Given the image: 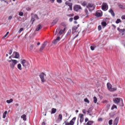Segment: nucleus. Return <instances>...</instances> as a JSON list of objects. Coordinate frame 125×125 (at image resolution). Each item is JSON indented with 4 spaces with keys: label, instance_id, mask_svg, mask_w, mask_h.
I'll return each mask as SVG.
<instances>
[{
    "label": "nucleus",
    "instance_id": "1",
    "mask_svg": "<svg viewBox=\"0 0 125 125\" xmlns=\"http://www.w3.org/2000/svg\"><path fill=\"white\" fill-rule=\"evenodd\" d=\"M8 62L9 63H10V65L12 70L14 69V67H15V65H16V64L18 63V62L16 60H13V59H11L10 60H8Z\"/></svg>",
    "mask_w": 125,
    "mask_h": 125
},
{
    "label": "nucleus",
    "instance_id": "2",
    "mask_svg": "<svg viewBox=\"0 0 125 125\" xmlns=\"http://www.w3.org/2000/svg\"><path fill=\"white\" fill-rule=\"evenodd\" d=\"M113 101L115 104H119L120 102H121V104H120V106H121L122 107H124V103L123 102V99H120V98H115V99H113Z\"/></svg>",
    "mask_w": 125,
    "mask_h": 125
},
{
    "label": "nucleus",
    "instance_id": "3",
    "mask_svg": "<svg viewBox=\"0 0 125 125\" xmlns=\"http://www.w3.org/2000/svg\"><path fill=\"white\" fill-rule=\"evenodd\" d=\"M76 117H74L70 121V122H68V121H65L64 124H65V125H75V122H76Z\"/></svg>",
    "mask_w": 125,
    "mask_h": 125
},
{
    "label": "nucleus",
    "instance_id": "4",
    "mask_svg": "<svg viewBox=\"0 0 125 125\" xmlns=\"http://www.w3.org/2000/svg\"><path fill=\"white\" fill-rule=\"evenodd\" d=\"M21 64L22 65L23 67L24 68H27V67L29 68L30 67V63H28V61L23 60L21 61Z\"/></svg>",
    "mask_w": 125,
    "mask_h": 125
},
{
    "label": "nucleus",
    "instance_id": "5",
    "mask_svg": "<svg viewBox=\"0 0 125 125\" xmlns=\"http://www.w3.org/2000/svg\"><path fill=\"white\" fill-rule=\"evenodd\" d=\"M36 35V33L35 32H28L25 36V39H31V38H33L34 36Z\"/></svg>",
    "mask_w": 125,
    "mask_h": 125
},
{
    "label": "nucleus",
    "instance_id": "6",
    "mask_svg": "<svg viewBox=\"0 0 125 125\" xmlns=\"http://www.w3.org/2000/svg\"><path fill=\"white\" fill-rule=\"evenodd\" d=\"M87 8H88L90 11H92V10H94L95 9V5L92 3H89L86 6Z\"/></svg>",
    "mask_w": 125,
    "mask_h": 125
},
{
    "label": "nucleus",
    "instance_id": "7",
    "mask_svg": "<svg viewBox=\"0 0 125 125\" xmlns=\"http://www.w3.org/2000/svg\"><path fill=\"white\" fill-rule=\"evenodd\" d=\"M107 87L109 91H116L117 88H112V84L110 83H107Z\"/></svg>",
    "mask_w": 125,
    "mask_h": 125
},
{
    "label": "nucleus",
    "instance_id": "8",
    "mask_svg": "<svg viewBox=\"0 0 125 125\" xmlns=\"http://www.w3.org/2000/svg\"><path fill=\"white\" fill-rule=\"evenodd\" d=\"M47 45V42L45 41L44 42L42 45L41 47L40 48L39 51H42V50H43V49H44V48L45 47V46H46V45Z\"/></svg>",
    "mask_w": 125,
    "mask_h": 125
},
{
    "label": "nucleus",
    "instance_id": "9",
    "mask_svg": "<svg viewBox=\"0 0 125 125\" xmlns=\"http://www.w3.org/2000/svg\"><path fill=\"white\" fill-rule=\"evenodd\" d=\"M60 40H61L60 36H58L56 39L52 41V43L53 44H57V43H58V42H60Z\"/></svg>",
    "mask_w": 125,
    "mask_h": 125
},
{
    "label": "nucleus",
    "instance_id": "10",
    "mask_svg": "<svg viewBox=\"0 0 125 125\" xmlns=\"http://www.w3.org/2000/svg\"><path fill=\"white\" fill-rule=\"evenodd\" d=\"M102 9L104 11H106L108 9V4L106 3H103L102 5Z\"/></svg>",
    "mask_w": 125,
    "mask_h": 125
},
{
    "label": "nucleus",
    "instance_id": "11",
    "mask_svg": "<svg viewBox=\"0 0 125 125\" xmlns=\"http://www.w3.org/2000/svg\"><path fill=\"white\" fill-rule=\"evenodd\" d=\"M45 76L46 75L43 73H42L40 75V77L42 83H44V82H45V79H44V77H45Z\"/></svg>",
    "mask_w": 125,
    "mask_h": 125
},
{
    "label": "nucleus",
    "instance_id": "12",
    "mask_svg": "<svg viewBox=\"0 0 125 125\" xmlns=\"http://www.w3.org/2000/svg\"><path fill=\"white\" fill-rule=\"evenodd\" d=\"M82 9V6L80 5H76L74 7V10L75 11H79V10Z\"/></svg>",
    "mask_w": 125,
    "mask_h": 125
},
{
    "label": "nucleus",
    "instance_id": "13",
    "mask_svg": "<svg viewBox=\"0 0 125 125\" xmlns=\"http://www.w3.org/2000/svg\"><path fill=\"white\" fill-rule=\"evenodd\" d=\"M79 118H80V124H82L83 122L84 121V119L83 118V114H79Z\"/></svg>",
    "mask_w": 125,
    "mask_h": 125
},
{
    "label": "nucleus",
    "instance_id": "14",
    "mask_svg": "<svg viewBox=\"0 0 125 125\" xmlns=\"http://www.w3.org/2000/svg\"><path fill=\"white\" fill-rule=\"evenodd\" d=\"M108 12H109V13H111L112 16H113V17H115V13L114 12V11H113V9H110L109 11Z\"/></svg>",
    "mask_w": 125,
    "mask_h": 125
},
{
    "label": "nucleus",
    "instance_id": "15",
    "mask_svg": "<svg viewBox=\"0 0 125 125\" xmlns=\"http://www.w3.org/2000/svg\"><path fill=\"white\" fill-rule=\"evenodd\" d=\"M118 123H119V118L118 117H117L115 119L113 125H118Z\"/></svg>",
    "mask_w": 125,
    "mask_h": 125
},
{
    "label": "nucleus",
    "instance_id": "16",
    "mask_svg": "<svg viewBox=\"0 0 125 125\" xmlns=\"http://www.w3.org/2000/svg\"><path fill=\"white\" fill-rule=\"evenodd\" d=\"M58 120L59 121V122H61V121H62V114H60L58 116Z\"/></svg>",
    "mask_w": 125,
    "mask_h": 125
},
{
    "label": "nucleus",
    "instance_id": "17",
    "mask_svg": "<svg viewBox=\"0 0 125 125\" xmlns=\"http://www.w3.org/2000/svg\"><path fill=\"white\" fill-rule=\"evenodd\" d=\"M17 67H18V69H19L20 71H22V65H21V64L20 63L18 64Z\"/></svg>",
    "mask_w": 125,
    "mask_h": 125
},
{
    "label": "nucleus",
    "instance_id": "18",
    "mask_svg": "<svg viewBox=\"0 0 125 125\" xmlns=\"http://www.w3.org/2000/svg\"><path fill=\"white\" fill-rule=\"evenodd\" d=\"M15 54V58H19V54L16 52L13 53Z\"/></svg>",
    "mask_w": 125,
    "mask_h": 125
},
{
    "label": "nucleus",
    "instance_id": "19",
    "mask_svg": "<svg viewBox=\"0 0 125 125\" xmlns=\"http://www.w3.org/2000/svg\"><path fill=\"white\" fill-rule=\"evenodd\" d=\"M120 37H125V32H121L119 34Z\"/></svg>",
    "mask_w": 125,
    "mask_h": 125
},
{
    "label": "nucleus",
    "instance_id": "20",
    "mask_svg": "<svg viewBox=\"0 0 125 125\" xmlns=\"http://www.w3.org/2000/svg\"><path fill=\"white\" fill-rule=\"evenodd\" d=\"M68 6L69 7L70 10H72V7H73V4L72 3H68Z\"/></svg>",
    "mask_w": 125,
    "mask_h": 125
},
{
    "label": "nucleus",
    "instance_id": "21",
    "mask_svg": "<svg viewBox=\"0 0 125 125\" xmlns=\"http://www.w3.org/2000/svg\"><path fill=\"white\" fill-rule=\"evenodd\" d=\"M84 12L86 14V18H88V11L87 10V9H85Z\"/></svg>",
    "mask_w": 125,
    "mask_h": 125
},
{
    "label": "nucleus",
    "instance_id": "22",
    "mask_svg": "<svg viewBox=\"0 0 125 125\" xmlns=\"http://www.w3.org/2000/svg\"><path fill=\"white\" fill-rule=\"evenodd\" d=\"M6 102L8 103V104H10V103H12V102H13V99H11L10 100H8L6 101Z\"/></svg>",
    "mask_w": 125,
    "mask_h": 125
},
{
    "label": "nucleus",
    "instance_id": "23",
    "mask_svg": "<svg viewBox=\"0 0 125 125\" xmlns=\"http://www.w3.org/2000/svg\"><path fill=\"white\" fill-rule=\"evenodd\" d=\"M94 123V121H89L86 124V125H91Z\"/></svg>",
    "mask_w": 125,
    "mask_h": 125
},
{
    "label": "nucleus",
    "instance_id": "24",
    "mask_svg": "<svg viewBox=\"0 0 125 125\" xmlns=\"http://www.w3.org/2000/svg\"><path fill=\"white\" fill-rule=\"evenodd\" d=\"M21 118L22 119L23 121H26V120H27V118H26V115L25 114L21 115Z\"/></svg>",
    "mask_w": 125,
    "mask_h": 125
},
{
    "label": "nucleus",
    "instance_id": "25",
    "mask_svg": "<svg viewBox=\"0 0 125 125\" xmlns=\"http://www.w3.org/2000/svg\"><path fill=\"white\" fill-rule=\"evenodd\" d=\"M117 31H119V32H125V29H121L119 27L117 28Z\"/></svg>",
    "mask_w": 125,
    "mask_h": 125
},
{
    "label": "nucleus",
    "instance_id": "26",
    "mask_svg": "<svg viewBox=\"0 0 125 125\" xmlns=\"http://www.w3.org/2000/svg\"><path fill=\"white\" fill-rule=\"evenodd\" d=\"M93 102L95 104H96V103H97V98H96V97H93Z\"/></svg>",
    "mask_w": 125,
    "mask_h": 125
},
{
    "label": "nucleus",
    "instance_id": "27",
    "mask_svg": "<svg viewBox=\"0 0 125 125\" xmlns=\"http://www.w3.org/2000/svg\"><path fill=\"white\" fill-rule=\"evenodd\" d=\"M7 114V111H5L3 114V119H5L6 117V114Z\"/></svg>",
    "mask_w": 125,
    "mask_h": 125
},
{
    "label": "nucleus",
    "instance_id": "28",
    "mask_svg": "<svg viewBox=\"0 0 125 125\" xmlns=\"http://www.w3.org/2000/svg\"><path fill=\"white\" fill-rule=\"evenodd\" d=\"M90 48L92 50H94V49L96 48V45H93L90 46Z\"/></svg>",
    "mask_w": 125,
    "mask_h": 125
},
{
    "label": "nucleus",
    "instance_id": "29",
    "mask_svg": "<svg viewBox=\"0 0 125 125\" xmlns=\"http://www.w3.org/2000/svg\"><path fill=\"white\" fill-rule=\"evenodd\" d=\"M118 6L120 8H121V9H125V6L123 5L119 4Z\"/></svg>",
    "mask_w": 125,
    "mask_h": 125
},
{
    "label": "nucleus",
    "instance_id": "30",
    "mask_svg": "<svg viewBox=\"0 0 125 125\" xmlns=\"http://www.w3.org/2000/svg\"><path fill=\"white\" fill-rule=\"evenodd\" d=\"M56 113V109L52 108L51 110V114H55Z\"/></svg>",
    "mask_w": 125,
    "mask_h": 125
},
{
    "label": "nucleus",
    "instance_id": "31",
    "mask_svg": "<svg viewBox=\"0 0 125 125\" xmlns=\"http://www.w3.org/2000/svg\"><path fill=\"white\" fill-rule=\"evenodd\" d=\"M42 28V25L39 24L38 26V27L36 29V31H40V30H41V28Z\"/></svg>",
    "mask_w": 125,
    "mask_h": 125
},
{
    "label": "nucleus",
    "instance_id": "32",
    "mask_svg": "<svg viewBox=\"0 0 125 125\" xmlns=\"http://www.w3.org/2000/svg\"><path fill=\"white\" fill-rule=\"evenodd\" d=\"M35 18L32 17L30 21L31 24H34V22H35Z\"/></svg>",
    "mask_w": 125,
    "mask_h": 125
},
{
    "label": "nucleus",
    "instance_id": "33",
    "mask_svg": "<svg viewBox=\"0 0 125 125\" xmlns=\"http://www.w3.org/2000/svg\"><path fill=\"white\" fill-rule=\"evenodd\" d=\"M102 26H103L104 27H105V26H107V23H106L105 21H103L101 23Z\"/></svg>",
    "mask_w": 125,
    "mask_h": 125
},
{
    "label": "nucleus",
    "instance_id": "34",
    "mask_svg": "<svg viewBox=\"0 0 125 125\" xmlns=\"http://www.w3.org/2000/svg\"><path fill=\"white\" fill-rule=\"evenodd\" d=\"M96 16H97V17H101L102 15H101V13H96Z\"/></svg>",
    "mask_w": 125,
    "mask_h": 125
},
{
    "label": "nucleus",
    "instance_id": "35",
    "mask_svg": "<svg viewBox=\"0 0 125 125\" xmlns=\"http://www.w3.org/2000/svg\"><path fill=\"white\" fill-rule=\"evenodd\" d=\"M84 102H86V103H87V104H89V100H88V99L87 98H85L84 99Z\"/></svg>",
    "mask_w": 125,
    "mask_h": 125
},
{
    "label": "nucleus",
    "instance_id": "36",
    "mask_svg": "<svg viewBox=\"0 0 125 125\" xmlns=\"http://www.w3.org/2000/svg\"><path fill=\"white\" fill-rule=\"evenodd\" d=\"M121 22H122V21L120 19H118L116 21V24H119V23H121Z\"/></svg>",
    "mask_w": 125,
    "mask_h": 125
},
{
    "label": "nucleus",
    "instance_id": "37",
    "mask_svg": "<svg viewBox=\"0 0 125 125\" xmlns=\"http://www.w3.org/2000/svg\"><path fill=\"white\" fill-rule=\"evenodd\" d=\"M114 109H117V105L113 104L111 107V110H114Z\"/></svg>",
    "mask_w": 125,
    "mask_h": 125
},
{
    "label": "nucleus",
    "instance_id": "38",
    "mask_svg": "<svg viewBox=\"0 0 125 125\" xmlns=\"http://www.w3.org/2000/svg\"><path fill=\"white\" fill-rule=\"evenodd\" d=\"M57 21H58L57 20H54V21H53L52 24L53 25H55V24H56V23H57Z\"/></svg>",
    "mask_w": 125,
    "mask_h": 125
},
{
    "label": "nucleus",
    "instance_id": "39",
    "mask_svg": "<svg viewBox=\"0 0 125 125\" xmlns=\"http://www.w3.org/2000/svg\"><path fill=\"white\" fill-rule=\"evenodd\" d=\"M78 30V27H77V26H74V27H73L72 28V31H73V32H74V31H76V30Z\"/></svg>",
    "mask_w": 125,
    "mask_h": 125
},
{
    "label": "nucleus",
    "instance_id": "40",
    "mask_svg": "<svg viewBox=\"0 0 125 125\" xmlns=\"http://www.w3.org/2000/svg\"><path fill=\"white\" fill-rule=\"evenodd\" d=\"M108 125H113V120H110L108 121Z\"/></svg>",
    "mask_w": 125,
    "mask_h": 125
},
{
    "label": "nucleus",
    "instance_id": "41",
    "mask_svg": "<svg viewBox=\"0 0 125 125\" xmlns=\"http://www.w3.org/2000/svg\"><path fill=\"white\" fill-rule=\"evenodd\" d=\"M58 33V37H59V36H61V35H62V34H63L62 32H56L55 35H56V34Z\"/></svg>",
    "mask_w": 125,
    "mask_h": 125
},
{
    "label": "nucleus",
    "instance_id": "42",
    "mask_svg": "<svg viewBox=\"0 0 125 125\" xmlns=\"http://www.w3.org/2000/svg\"><path fill=\"white\" fill-rule=\"evenodd\" d=\"M8 34H9V32H7L6 34L2 37V39H4L5 38H6L7 36L8 35Z\"/></svg>",
    "mask_w": 125,
    "mask_h": 125
},
{
    "label": "nucleus",
    "instance_id": "43",
    "mask_svg": "<svg viewBox=\"0 0 125 125\" xmlns=\"http://www.w3.org/2000/svg\"><path fill=\"white\" fill-rule=\"evenodd\" d=\"M67 29V27H64L63 28V30L61 29L60 32H65L66 30Z\"/></svg>",
    "mask_w": 125,
    "mask_h": 125
},
{
    "label": "nucleus",
    "instance_id": "44",
    "mask_svg": "<svg viewBox=\"0 0 125 125\" xmlns=\"http://www.w3.org/2000/svg\"><path fill=\"white\" fill-rule=\"evenodd\" d=\"M79 18H80V17H79V16H76L74 17V20H78V19H79Z\"/></svg>",
    "mask_w": 125,
    "mask_h": 125
},
{
    "label": "nucleus",
    "instance_id": "45",
    "mask_svg": "<svg viewBox=\"0 0 125 125\" xmlns=\"http://www.w3.org/2000/svg\"><path fill=\"white\" fill-rule=\"evenodd\" d=\"M29 48L30 50H33V49L34 48V44L31 45Z\"/></svg>",
    "mask_w": 125,
    "mask_h": 125
},
{
    "label": "nucleus",
    "instance_id": "46",
    "mask_svg": "<svg viewBox=\"0 0 125 125\" xmlns=\"http://www.w3.org/2000/svg\"><path fill=\"white\" fill-rule=\"evenodd\" d=\"M19 15L20 16H23V15H24V13H23L22 12H19Z\"/></svg>",
    "mask_w": 125,
    "mask_h": 125
},
{
    "label": "nucleus",
    "instance_id": "47",
    "mask_svg": "<svg viewBox=\"0 0 125 125\" xmlns=\"http://www.w3.org/2000/svg\"><path fill=\"white\" fill-rule=\"evenodd\" d=\"M98 29L99 31H101L102 29V27H101V25H99L98 27Z\"/></svg>",
    "mask_w": 125,
    "mask_h": 125
},
{
    "label": "nucleus",
    "instance_id": "48",
    "mask_svg": "<svg viewBox=\"0 0 125 125\" xmlns=\"http://www.w3.org/2000/svg\"><path fill=\"white\" fill-rule=\"evenodd\" d=\"M82 5L83 6H85V5H86V2L85 1L83 2L82 3Z\"/></svg>",
    "mask_w": 125,
    "mask_h": 125
},
{
    "label": "nucleus",
    "instance_id": "49",
    "mask_svg": "<svg viewBox=\"0 0 125 125\" xmlns=\"http://www.w3.org/2000/svg\"><path fill=\"white\" fill-rule=\"evenodd\" d=\"M57 2H58V3H61L62 2V0H57Z\"/></svg>",
    "mask_w": 125,
    "mask_h": 125
},
{
    "label": "nucleus",
    "instance_id": "50",
    "mask_svg": "<svg viewBox=\"0 0 125 125\" xmlns=\"http://www.w3.org/2000/svg\"><path fill=\"white\" fill-rule=\"evenodd\" d=\"M121 19H123V20H125V15L122 16Z\"/></svg>",
    "mask_w": 125,
    "mask_h": 125
},
{
    "label": "nucleus",
    "instance_id": "51",
    "mask_svg": "<svg viewBox=\"0 0 125 125\" xmlns=\"http://www.w3.org/2000/svg\"><path fill=\"white\" fill-rule=\"evenodd\" d=\"M12 54V50H10L9 52V54L10 55H11Z\"/></svg>",
    "mask_w": 125,
    "mask_h": 125
},
{
    "label": "nucleus",
    "instance_id": "52",
    "mask_svg": "<svg viewBox=\"0 0 125 125\" xmlns=\"http://www.w3.org/2000/svg\"><path fill=\"white\" fill-rule=\"evenodd\" d=\"M23 30H24V28H21L19 30V32H22L23 31Z\"/></svg>",
    "mask_w": 125,
    "mask_h": 125
},
{
    "label": "nucleus",
    "instance_id": "53",
    "mask_svg": "<svg viewBox=\"0 0 125 125\" xmlns=\"http://www.w3.org/2000/svg\"><path fill=\"white\" fill-rule=\"evenodd\" d=\"M49 1L50 2H51V3H53L54 1H55V0H49Z\"/></svg>",
    "mask_w": 125,
    "mask_h": 125
},
{
    "label": "nucleus",
    "instance_id": "54",
    "mask_svg": "<svg viewBox=\"0 0 125 125\" xmlns=\"http://www.w3.org/2000/svg\"><path fill=\"white\" fill-rule=\"evenodd\" d=\"M67 16H69V17H72V16H74V14L67 15Z\"/></svg>",
    "mask_w": 125,
    "mask_h": 125
},
{
    "label": "nucleus",
    "instance_id": "55",
    "mask_svg": "<svg viewBox=\"0 0 125 125\" xmlns=\"http://www.w3.org/2000/svg\"><path fill=\"white\" fill-rule=\"evenodd\" d=\"M11 19H12V16H10L8 17V20H11Z\"/></svg>",
    "mask_w": 125,
    "mask_h": 125
},
{
    "label": "nucleus",
    "instance_id": "56",
    "mask_svg": "<svg viewBox=\"0 0 125 125\" xmlns=\"http://www.w3.org/2000/svg\"><path fill=\"white\" fill-rule=\"evenodd\" d=\"M79 32L78 33V34L75 36L74 39H76V38H77L79 36Z\"/></svg>",
    "mask_w": 125,
    "mask_h": 125
},
{
    "label": "nucleus",
    "instance_id": "57",
    "mask_svg": "<svg viewBox=\"0 0 125 125\" xmlns=\"http://www.w3.org/2000/svg\"><path fill=\"white\" fill-rule=\"evenodd\" d=\"M83 114H85V113H86V110H85V109H83Z\"/></svg>",
    "mask_w": 125,
    "mask_h": 125
},
{
    "label": "nucleus",
    "instance_id": "58",
    "mask_svg": "<svg viewBox=\"0 0 125 125\" xmlns=\"http://www.w3.org/2000/svg\"><path fill=\"white\" fill-rule=\"evenodd\" d=\"M98 121H99V122H101V121H102V118H99V119H98Z\"/></svg>",
    "mask_w": 125,
    "mask_h": 125
},
{
    "label": "nucleus",
    "instance_id": "59",
    "mask_svg": "<svg viewBox=\"0 0 125 125\" xmlns=\"http://www.w3.org/2000/svg\"><path fill=\"white\" fill-rule=\"evenodd\" d=\"M69 21L70 22H72V21H73V18H71L69 19Z\"/></svg>",
    "mask_w": 125,
    "mask_h": 125
},
{
    "label": "nucleus",
    "instance_id": "60",
    "mask_svg": "<svg viewBox=\"0 0 125 125\" xmlns=\"http://www.w3.org/2000/svg\"><path fill=\"white\" fill-rule=\"evenodd\" d=\"M86 122H88V118H85V122L86 123Z\"/></svg>",
    "mask_w": 125,
    "mask_h": 125
},
{
    "label": "nucleus",
    "instance_id": "61",
    "mask_svg": "<svg viewBox=\"0 0 125 125\" xmlns=\"http://www.w3.org/2000/svg\"><path fill=\"white\" fill-rule=\"evenodd\" d=\"M34 17H35V18H37L38 19H39V17H38V15H34Z\"/></svg>",
    "mask_w": 125,
    "mask_h": 125
},
{
    "label": "nucleus",
    "instance_id": "62",
    "mask_svg": "<svg viewBox=\"0 0 125 125\" xmlns=\"http://www.w3.org/2000/svg\"><path fill=\"white\" fill-rule=\"evenodd\" d=\"M69 2H68V1H66V2H65V4H66V5H69Z\"/></svg>",
    "mask_w": 125,
    "mask_h": 125
},
{
    "label": "nucleus",
    "instance_id": "63",
    "mask_svg": "<svg viewBox=\"0 0 125 125\" xmlns=\"http://www.w3.org/2000/svg\"><path fill=\"white\" fill-rule=\"evenodd\" d=\"M60 28L58 27V28L57 29L56 32H57V31H58V30H60Z\"/></svg>",
    "mask_w": 125,
    "mask_h": 125
},
{
    "label": "nucleus",
    "instance_id": "64",
    "mask_svg": "<svg viewBox=\"0 0 125 125\" xmlns=\"http://www.w3.org/2000/svg\"><path fill=\"white\" fill-rule=\"evenodd\" d=\"M42 125H45V123L42 122Z\"/></svg>",
    "mask_w": 125,
    "mask_h": 125
}]
</instances>
